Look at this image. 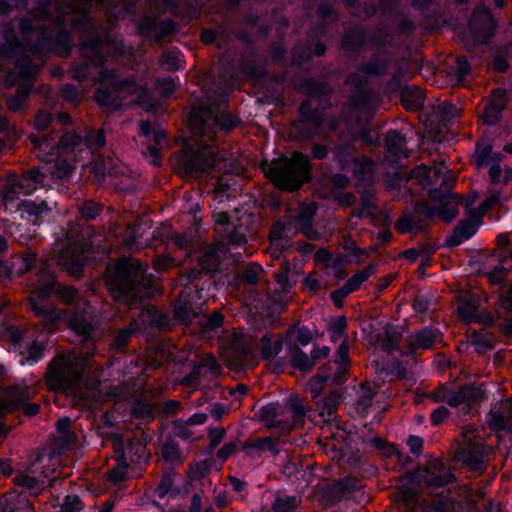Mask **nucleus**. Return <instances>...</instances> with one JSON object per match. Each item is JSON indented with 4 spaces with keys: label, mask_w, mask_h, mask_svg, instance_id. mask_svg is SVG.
Wrapping results in <instances>:
<instances>
[{
    "label": "nucleus",
    "mask_w": 512,
    "mask_h": 512,
    "mask_svg": "<svg viewBox=\"0 0 512 512\" xmlns=\"http://www.w3.org/2000/svg\"><path fill=\"white\" fill-rule=\"evenodd\" d=\"M376 272L375 265H368L363 270L358 271L352 277H350L344 286L348 290V292L352 293L358 290L362 283L369 279Z\"/></svg>",
    "instance_id": "nucleus-35"
},
{
    "label": "nucleus",
    "mask_w": 512,
    "mask_h": 512,
    "mask_svg": "<svg viewBox=\"0 0 512 512\" xmlns=\"http://www.w3.org/2000/svg\"><path fill=\"white\" fill-rule=\"evenodd\" d=\"M291 361L294 367L304 372L309 371L315 365L312 355L308 356L299 350H296L293 353Z\"/></svg>",
    "instance_id": "nucleus-42"
},
{
    "label": "nucleus",
    "mask_w": 512,
    "mask_h": 512,
    "mask_svg": "<svg viewBox=\"0 0 512 512\" xmlns=\"http://www.w3.org/2000/svg\"><path fill=\"white\" fill-rule=\"evenodd\" d=\"M86 361V357L75 351L59 354L49 363L45 379L50 390L92 408L98 398L97 382L84 376Z\"/></svg>",
    "instance_id": "nucleus-6"
},
{
    "label": "nucleus",
    "mask_w": 512,
    "mask_h": 512,
    "mask_svg": "<svg viewBox=\"0 0 512 512\" xmlns=\"http://www.w3.org/2000/svg\"><path fill=\"white\" fill-rule=\"evenodd\" d=\"M400 334L397 329L391 325H387L382 333L377 336L376 346L380 349L390 352L398 345Z\"/></svg>",
    "instance_id": "nucleus-29"
},
{
    "label": "nucleus",
    "mask_w": 512,
    "mask_h": 512,
    "mask_svg": "<svg viewBox=\"0 0 512 512\" xmlns=\"http://www.w3.org/2000/svg\"><path fill=\"white\" fill-rule=\"evenodd\" d=\"M88 259V251L84 248V245L79 243L68 245L57 243L54 257L46 263L45 268L40 270L36 279L30 280V307L34 314L42 319L43 330L37 339L22 353V364H34L42 359L47 347L48 334L59 322L67 318L66 313L57 311L48 301V298L56 291V281L50 267L58 265L66 268L70 274L78 276Z\"/></svg>",
    "instance_id": "nucleus-5"
},
{
    "label": "nucleus",
    "mask_w": 512,
    "mask_h": 512,
    "mask_svg": "<svg viewBox=\"0 0 512 512\" xmlns=\"http://www.w3.org/2000/svg\"><path fill=\"white\" fill-rule=\"evenodd\" d=\"M222 244H215L208 247L200 256V264L207 271H214L218 268L220 254L223 252Z\"/></svg>",
    "instance_id": "nucleus-31"
},
{
    "label": "nucleus",
    "mask_w": 512,
    "mask_h": 512,
    "mask_svg": "<svg viewBox=\"0 0 512 512\" xmlns=\"http://www.w3.org/2000/svg\"><path fill=\"white\" fill-rule=\"evenodd\" d=\"M221 358L231 369L240 370L251 365L254 352L241 335H234L221 351Z\"/></svg>",
    "instance_id": "nucleus-13"
},
{
    "label": "nucleus",
    "mask_w": 512,
    "mask_h": 512,
    "mask_svg": "<svg viewBox=\"0 0 512 512\" xmlns=\"http://www.w3.org/2000/svg\"><path fill=\"white\" fill-rule=\"evenodd\" d=\"M431 505L437 512H458L459 509V504L448 497L435 498Z\"/></svg>",
    "instance_id": "nucleus-44"
},
{
    "label": "nucleus",
    "mask_w": 512,
    "mask_h": 512,
    "mask_svg": "<svg viewBox=\"0 0 512 512\" xmlns=\"http://www.w3.org/2000/svg\"><path fill=\"white\" fill-rule=\"evenodd\" d=\"M42 172L39 169H32L22 177L10 176L6 179L3 189V202L6 208H19L17 201L20 195L33 193L38 186L37 177Z\"/></svg>",
    "instance_id": "nucleus-12"
},
{
    "label": "nucleus",
    "mask_w": 512,
    "mask_h": 512,
    "mask_svg": "<svg viewBox=\"0 0 512 512\" xmlns=\"http://www.w3.org/2000/svg\"><path fill=\"white\" fill-rule=\"evenodd\" d=\"M441 341V332L437 328L425 327L407 339V354L426 350Z\"/></svg>",
    "instance_id": "nucleus-18"
},
{
    "label": "nucleus",
    "mask_w": 512,
    "mask_h": 512,
    "mask_svg": "<svg viewBox=\"0 0 512 512\" xmlns=\"http://www.w3.org/2000/svg\"><path fill=\"white\" fill-rule=\"evenodd\" d=\"M82 507L81 500L76 495L66 496L62 505L63 512H78Z\"/></svg>",
    "instance_id": "nucleus-61"
},
{
    "label": "nucleus",
    "mask_w": 512,
    "mask_h": 512,
    "mask_svg": "<svg viewBox=\"0 0 512 512\" xmlns=\"http://www.w3.org/2000/svg\"><path fill=\"white\" fill-rule=\"evenodd\" d=\"M343 247L347 251V256L349 257V261H354L356 263H360L361 256L364 254V250L358 248L353 240L350 238H345L343 241Z\"/></svg>",
    "instance_id": "nucleus-51"
},
{
    "label": "nucleus",
    "mask_w": 512,
    "mask_h": 512,
    "mask_svg": "<svg viewBox=\"0 0 512 512\" xmlns=\"http://www.w3.org/2000/svg\"><path fill=\"white\" fill-rule=\"evenodd\" d=\"M406 140L397 131H389L385 137V145L388 153L392 156L401 157L407 156L405 150Z\"/></svg>",
    "instance_id": "nucleus-30"
},
{
    "label": "nucleus",
    "mask_w": 512,
    "mask_h": 512,
    "mask_svg": "<svg viewBox=\"0 0 512 512\" xmlns=\"http://www.w3.org/2000/svg\"><path fill=\"white\" fill-rule=\"evenodd\" d=\"M477 232V224L474 221L462 222L457 226L453 235L446 241L449 246H457L471 238Z\"/></svg>",
    "instance_id": "nucleus-28"
},
{
    "label": "nucleus",
    "mask_w": 512,
    "mask_h": 512,
    "mask_svg": "<svg viewBox=\"0 0 512 512\" xmlns=\"http://www.w3.org/2000/svg\"><path fill=\"white\" fill-rule=\"evenodd\" d=\"M134 325H136V322H131L128 328L119 330L117 332L112 343L116 350H123L131 335L137 332V327Z\"/></svg>",
    "instance_id": "nucleus-41"
},
{
    "label": "nucleus",
    "mask_w": 512,
    "mask_h": 512,
    "mask_svg": "<svg viewBox=\"0 0 512 512\" xmlns=\"http://www.w3.org/2000/svg\"><path fill=\"white\" fill-rule=\"evenodd\" d=\"M123 52L122 43L111 36L83 42L80 48L83 63L72 68V76L79 81L91 79L92 84H99L95 100L100 106L117 110L133 103L146 111L154 110L145 80L121 79L114 69L108 68L109 63L118 62Z\"/></svg>",
    "instance_id": "nucleus-3"
},
{
    "label": "nucleus",
    "mask_w": 512,
    "mask_h": 512,
    "mask_svg": "<svg viewBox=\"0 0 512 512\" xmlns=\"http://www.w3.org/2000/svg\"><path fill=\"white\" fill-rule=\"evenodd\" d=\"M225 430L223 428H212L209 431V450L213 451L224 439Z\"/></svg>",
    "instance_id": "nucleus-64"
},
{
    "label": "nucleus",
    "mask_w": 512,
    "mask_h": 512,
    "mask_svg": "<svg viewBox=\"0 0 512 512\" xmlns=\"http://www.w3.org/2000/svg\"><path fill=\"white\" fill-rule=\"evenodd\" d=\"M283 224L281 222H277L273 225L270 231V238L272 241L271 248L273 249V255L275 257L279 256L280 250L278 249L279 241L282 237Z\"/></svg>",
    "instance_id": "nucleus-54"
},
{
    "label": "nucleus",
    "mask_w": 512,
    "mask_h": 512,
    "mask_svg": "<svg viewBox=\"0 0 512 512\" xmlns=\"http://www.w3.org/2000/svg\"><path fill=\"white\" fill-rule=\"evenodd\" d=\"M146 268L134 258H123L110 268L106 284L116 301L131 305L151 295Z\"/></svg>",
    "instance_id": "nucleus-7"
},
{
    "label": "nucleus",
    "mask_w": 512,
    "mask_h": 512,
    "mask_svg": "<svg viewBox=\"0 0 512 512\" xmlns=\"http://www.w3.org/2000/svg\"><path fill=\"white\" fill-rule=\"evenodd\" d=\"M115 450L118 452H121V456H120L121 459L118 461L120 466L118 468L112 469L109 472L108 479L113 483H118V482L122 481L125 477L124 470H125V467L127 466V464L125 463L126 459L129 458L132 462L135 460H140L141 458H143L145 456V447L142 446L141 444L138 445L137 459H134V456L130 455V453L132 451L131 447H127L126 450L123 449V444H122L121 439H119L118 442L115 443Z\"/></svg>",
    "instance_id": "nucleus-20"
},
{
    "label": "nucleus",
    "mask_w": 512,
    "mask_h": 512,
    "mask_svg": "<svg viewBox=\"0 0 512 512\" xmlns=\"http://www.w3.org/2000/svg\"><path fill=\"white\" fill-rule=\"evenodd\" d=\"M346 325L345 317H339L329 324V332L333 341L339 340L344 335Z\"/></svg>",
    "instance_id": "nucleus-52"
},
{
    "label": "nucleus",
    "mask_w": 512,
    "mask_h": 512,
    "mask_svg": "<svg viewBox=\"0 0 512 512\" xmlns=\"http://www.w3.org/2000/svg\"><path fill=\"white\" fill-rule=\"evenodd\" d=\"M458 315L466 322H473L477 319L476 299L468 295L467 299H462L458 305Z\"/></svg>",
    "instance_id": "nucleus-37"
},
{
    "label": "nucleus",
    "mask_w": 512,
    "mask_h": 512,
    "mask_svg": "<svg viewBox=\"0 0 512 512\" xmlns=\"http://www.w3.org/2000/svg\"><path fill=\"white\" fill-rule=\"evenodd\" d=\"M173 31L174 24L172 21H164L158 24L155 18L144 17L139 23L140 34L153 41H159Z\"/></svg>",
    "instance_id": "nucleus-19"
},
{
    "label": "nucleus",
    "mask_w": 512,
    "mask_h": 512,
    "mask_svg": "<svg viewBox=\"0 0 512 512\" xmlns=\"http://www.w3.org/2000/svg\"><path fill=\"white\" fill-rule=\"evenodd\" d=\"M261 168L277 187L288 191L298 189L310 177L309 158L300 152H294L290 158L264 160Z\"/></svg>",
    "instance_id": "nucleus-9"
},
{
    "label": "nucleus",
    "mask_w": 512,
    "mask_h": 512,
    "mask_svg": "<svg viewBox=\"0 0 512 512\" xmlns=\"http://www.w3.org/2000/svg\"><path fill=\"white\" fill-rule=\"evenodd\" d=\"M448 172V167L441 163L433 167H417L413 171V176L420 178V182H422L424 185L437 183L443 185L448 183Z\"/></svg>",
    "instance_id": "nucleus-21"
},
{
    "label": "nucleus",
    "mask_w": 512,
    "mask_h": 512,
    "mask_svg": "<svg viewBox=\"0 0 512 512\" xmlns=\"http://www.w3.org/2000/svg\"><path fill=\"white\" fill-rule=\"evenodd\" d=\"M470 66L464 56L458 57L455 60V66L452 68L454 78L457 82H461L468 75Z\"/></svg>",
    "instance_id": "nucleus-48"
},
{
    "label": "nucleus",
    "mask_w": 512,
    "mask_h": 512,
    "mask_svg": "<svg viewBox=\"0 0 512 512\" xmlns=\"http://www.w3.org/2000/svg\"><path fill=\"white\" fill-rule=\"evenodd\" d=\"M154 145H149L147 148V157H149V161L153 165H158L160 163V154L159 147H161L165 141L166 134L161 129H155L152 133Z\"/></svg>",
    "instance_id": "nucleus-38"
},
{
    "label": "nucleus",
    "mask_w": 512,
    "mask_h": 512,
    "mask_svg": "<svg viewBox=\"0 0 512 512\" xmlns=\"http://www.w3.org/2000/svg\"><path fill=\"white\" fill-rule=\"evenodd\" d=\"M0 512H33V508L24 495L12 492L0 499Z\"/></svg>",
    "instance_id": "nucleus-25"
},
{
    "label": "nucleus",
    "mask_w": 512,
    "mask_h": 512,
    "mask_svg": "<svg viewBox=\"0 0 512 512\" xmlns=\"http://www.w3.org/2000/svg\"><path fill=\"white\" fill-rule=\"evenodd\" d=\"M286 408L280 403H270L263 406L259 412V418L269 427H279L284 430V414Z\"/></svg>",
    "instance_id": "nucleus-23"
},
{
    "label": "nucleus",
    "mask_w": 512,
    "mask_h": 512,
    "mask_svg": "<svg viewBox=\"0 0 512 512\" xmlns=\"http://www.w3.org/2000/svg\"><path fill=\"white\" fill-rule=\"evenodd\" d=\"M51 121H52V115L50 113L42 110L35 117L34 127L39 131L45 130L46 128H48Z\"/></svg>",
    "instance_id": "nucleus-63"
},
{
    "label": "nucleus",
    "mask_w": 512,
    "mask_h": 512,
    "mask_svg": "<svg viewBox=\"0 0 512 512\" xmlns=\"http://www.w3.org/2000/svg\"><path fill=\"white\" fill-rule=\"evenodd\" d=\"M37 157L44 165L37 167L42 173L37 177L38 185H50L52 179H65L71 175L72 163L93 159L92 171L101 181L106 174L113 172L112 164L106 165L96 151L105 145V135L102 130H90L82 137L75 132L64 134L60 139L54 134L43 136L30 135Z\"/></svg>",
    "instance_id": "nucleus-4"
},
{
    "label": "nucleus",
    "mask_w": 512,
    "mask_h": 512,
    "mask_svg": "<svg viewBox=\"0 0 512 512\" xmlns=\"http://www.w3.org/2000/svg\"><path fill=\"white\" fill-rule=\"evenodd\" d=\"M261 271V266L257 264L251 265L244 270L242 274V280L248 284L254 285L256 284Z\"/></svg>",
    "instance_id": "nucleus-60"
},
{
    "label": "nucleus",
    "mask_w": 512,
    "mask_h": 512,
    "mask_svg": "<svg viewBox=\"0 0 512 512\" xmlns=\"http://www.w3.org/2000/svg\"><path fill=\"white\" fill-rule=\"evenodd\" d=\"M70 428V419L69 418H61L57 422V429L61 434V439L63 443L67 446L75 443V435L69 431Z\"/></svg>",
    "instance_id": "nucleus-45"
},
{
    "label": "nucleus",
    "mask_w": 512,
    "mask_h": 512,
    "mask_svg": "<svg viewBox=\"0 0 512 512\" xmlns=\"http://www.w3.org/2000/svg\"><path fill=\"white\" fill-rule=\"evenodd\" d=\"M132 322H136L137 331L148 326H162L164 324L153 307L143 309Z\"/></svg>",
    "instance_id": "nucleus-33"
},
{
    "label": "nucleus",
    "mask_w": 512,
    "mask_h": 512,
    "mask_svg": "<svg viewBox=\"0 0 512 512\" xmlns=\"http://www.w3.org/2000/svg\"><path fill=\"white\" fill-rule=\"evenodd\" d=\"M235 125V118L222 106L193 107L188 117L192 139L177 156L175 171L183 177H195L223 170L214 189L213 219L219 227L218 233L229 244L242 246L247 241L246 233L253 224V215L239 209L228 214L220 205L235 198L241 190L238 178L243 169L234 160L218 159L214 146L209 143L218 130H230Z\"/></svg>",
    "instance_id": "nucleus-2"
},
{
    "label": "nucleus",
    "mask_w": 512,
    "mask_h": 512,
    "mask_svg": "<svg viewBox=\"0 0 512 512\" xmlns=\"http://www.w3.org/2000/svg\"><path fill=\"white\" fill-rule=\"evenodd\" d=\"M19 207H22L29 215L35 216L41 215L43 212L48 210L45 202L36 203L34 201H23L19 204Z\"/></svg>",
    "instance_id": "nucleus-53"
},
{
    "label": "nucleus",
    "mask_w": 512,
    "mask_h": 512,
    "mask_svg": "<svg viewBox=\"0 0 512 512\" xmlns=\"http://www.w3.org/2000/svg\"><path fill=\"white\" fill-rule=\"evenodd\" d=\"M60 6L41 0L39 6L19 21L18 32L7 29L0 46V76L5 87L17 85L16 95L7 100L10 111H19L31 91L28 79L43 64L44 55L55 52L65 56L70 50L68 22L77 28L76 16L85 18L92 0H67Z\"/></svg>",
    "instance_id": "nucleus-1"
},
{
    "label": "nucleus",
    "mask_w": 512,
    "mask_h": 512,
    "mask_svg": "<svg viewBox=\"0 0 512 512\" xmlns=\"http://www.w3.org/2000/svg\"><path fill=\"white\" fill-rule=\"evenodd\" d=\"M462 446L455 458L461 461L470 471L479 473L484 470L490 447L482 441L480 431L467 427L463 433Z\"/></svg>",
    "instance_id": "nucleus-10"
},
{
    "label": "nucleus",
    "mask_w": 512,
    "mask_h": 512,
    "mask_svg": "<svg viewBox=\"0 0 512 512\" xmlns=\"http://www.w3.org/2000/svg\"><path fill=\"white\" fill-rule=\"evenodd\" d=\"M196 370L198 374L208 372L216 376L219 372V365L217 360L212 355H208L206 361L199 365Z\"/></svg>",
    "instance_id": "nucleus-56"
},
{
    "label": "nucleus",
    "mask_w": 512,
    "mask_h": 512,
    "mask_svg": "<svg viewBox=\"0 0 512 512\" xmlns=\"http://www.w3.org/2000/svg\"><path fill=\"white\" fill-rule=\"evenodd\" d=\"M338 404L339 394L337 392L330 393L321 402L317 403V410L319 411V416L323 418L324 422L330 420Z\"/></svg>",
    "instance_id": "nucleus-34"
},
{
    "label": "nucleus",
    "mask_w": 512,
    "mask_h": 512,
    "mask_svg": "<svg viewBox=\"0 0 512 512\" xmlns=\"http://www.w3.org/2000/svg\"><path fill=\"white\" fill-rule=\"evenodd\" d=\"M502 110L503 109H500L496 106L487 104V106L483 112V115H482L484 122L489 125L495 124L499 120Z\"/></svg>",
    "instance_id": "nucleus-57"
},
{
    "label": "nucleus",
    "mask_w": 512,
    "mask_h": 512,
    "mask_svg": "<svg viewBox=\"0 0 512 512\" xmlns=\"http://www.w3.org/2000/svg\"><path fill=\"white\" fill-rule=\"evenodd\" d=\"M349 348L346 340H344L338 350L337 356L334 361L336 372L334 374H318L312 378L308 383V388L313 398H317L323 389L324 382L330 380L334 384L342 383V376L346 373L348 368Z\"/></svg>",
    "instance_id": "nucleus-14"
},
{
    "label": "nucleus",
    "mask_w": 512,
    "mask_h": 512,
    "mask_svg": "<svg viewBox=\"0 0 512 512\" xmlns=\"http://www.w3.org/2000/svg\"><path fill=\"white\" fill-rule=\"evenodd\" d=\"M297 503V498L294 496L279 497L273 504V510L274 512H291Z\"/></svg>",
    "instance_id": "nucleus-47"
},
{
    "label": "nucleus",
    "mask_w": 512,
    "mask_h": 512,
    "mask_svg": "<svg viewBox=\"0 0 512 512\" xmlns=\"http://www.w3.org/2000/svg\"><path fill=\"white\" fill-rule=\"evenodd\" d=\"M259 349L264 359H271L281 351L282 341L279 338L272 339L270 334H265L261 337Z\"/></svg>",
    "instance_id": "nucleus-32"
},
{
    "label": "nucleus",
    "mask_w": 512,
    "mask_h": 512,
    "mask_svg": "<svg viewBox=\"0 0 512 512\" xmlns=\"http://www.w3.org/2000/svg\"><path fill=\"white\" fill-rule=\"evenodd\" d=\"M35 392V388L29 387L26 383H21L10 387L0 395V436H5L8 433V429L2 422V417L6 413L18 408H23L24 412L29 416L38 413L39 405L27 402Z\"/></svg>",
    "instance_id": "nucleus-11"
},
{
    "label": "nucleus",
    "mask_w": 512,
    "mask_h": 512,
    "mask_svg": "<svg viewBox=\"0 0 512 512\" xmlns=\"http://www.w3.org/2000/svg\"><path fill=\"white\" fill-rule=\"evenodd\" d=\"M488 422L495 431L509 430L512 432V399L492 410Z\"/></svg>",
    "instance_id": "nucleus-22"
},
{
    "label": "nucleus",
    "mask_w": 512,
    "mask_h": 512,
    "mask_svg": "<svg viewBox=\"0 0 512 512\" xmlns=\"http://www.w3.org/2000/svg\"><path fill=\"white\" fill-rule=\"evenodd\" d=\"M484 398L482 386L474 385L464 386L458 391H449L444 396L445 402L450 406H463V409H467V411L478 405Z\"/></svg>",
    "instance_id": "nucleus-17"
},
{
    "label": "nucleus",
    "mask_w": 512,
    "mask_h": 512,
    "mask_svg": "<svg viewBox=\"0 0 512 512\" xmlns=\"http://www.w3.org/2000/svg\"><path fill=\"white\" fill-rule=\"evenodd\" d=\"M352 153L350 149L345 147H338L335 151V157L338 159L341 169H346L351 166L352 172L356 178L361 181H369L372 179L374 173V164L368 158H351Z\"/></svg>",
    "instance_id": "nucleus-16"
},
{
    "label": "nucleus",
    "mask_w": 512,
    "mask_h": 512,
    "mask_svg": "<svg viewBox=\"0 0 512 512\" xmlns=\"http://www.w3.org/2000/svg\"><path fill=\"white\" fill-rule=\"evenodd\" d=\"M289 265L283 264L280 272L276 274V283L281 292H286L291 287L289 280Z\"/></svg>",
    "instance_id": "nucleus-55"
},
{
    "label": "nucleus",
    "mask_w": 512,
    "mask_h": 512,
    "mask_svg": "<svg viewBox=\"0 0 512 512\" xmlns=\"http://www.w3.org/2000/svg\"><path fill=\"white\" fill-rule=\"evenodd\" d=\"M413 479L430 487H443L454 481V475L449 467L435 459L427 466L418 468L413 474Z\"/></svg>",
    "instance_id": "nucleus-15"
},
{
    "label": "nucleus",
    "mask_w": 512,
    "mask_h": 512,
    "mask_svg": "<svg viewBox=\"0 0 512 512\" xmlns=\"http://www.w3.org/2000/svg\"><path fill=\"white\" fill-rule=\"evenodd\" d=\"M140 228L139 227H135V226H128L123 238H122V242L123 244L130 248V249H139L140 247V243L138 241V230Z\"/></svg>",
    "instance_id": "nucleus-50"
},
{
    "label": "nucleus",
    "mask_w": 512,
    "mask_h": 512,
    "mask_svg": "<svg viewBox=\"0 0 512 512\" xmlns=\"http://www.w3.org/2000/svg\"><path fill=\"white\" fill-rule=\"evenodd\" d=\"M317 207L314 203H310L301 207L298 215V222L302 228L310 225L311 219L314 217Z\"/></svg>",
    "instance_id": "nucleus-49"
},
{
    "label": "nucleus",
    "mask_w": 512,
    "mask_h": 512,
    "mask_svg": "<svg viewBox=\"0 0 512 512\" xmlns=\"http://www.w3.org/2000/svg\"><path fill=\"white\" fill-rule=\"evenodd\" d=\"M17 485L27 488L31 491L39 490L44 482L28 474H20L15 478Z\"/></svg>",
    "instance_id": "nucleus-46"
},
{
    "label": "nucleus",
    "mask_w": 512,
    "mask_h": 512,
    "mask_svg": "<svg viewBox=\"0 0 512 512\" xmlns=\"http://www.w3.org/2000/svg\"><path fill=\"white\" fill-rule=\"evenodd\" d=\"M176 84L171 77H165L157 80V89L163 96H169L175 89Z\"/></svg>",
    "instance_id": "nucleus-62"
},
{
    "label": "nucleus",
    "mask_w": 512,
    "mask_h": 512,
    "mask_svg": "<svg viewBox=\"0 0 512 512\" xmlns=\"http://www.w3.org/2000/svg\"><path fill=\"white\" fill-rule=\"evenodd\" d=\"M313 100L314 99L312 98L309 101L301 104L300 114H301L304 122L306 123V125L313 126V127H322L324 125V121H323L322 117L318 114H313V115L310 114L311 103Z\"/></svg>",
    "instance_id": "nucleus-40"
},
{
    "label": "nucleus",
    "mask_w": 512,
    "mask_h": 512,
    "mask_svg": "<svg viewBox=\"0 0 512 512\" xmlns=\"http://www.w3.org/2000/svg\"><path fill=\"white\" fill-rule=\"evenodd\" d=\"M68 325L78 335L90 337L94 330L91 322H89L85 315H73L68 320Z\"/></svg>",
    "instance_id": "nucleus-36"
},
{
    "label": "nucleus",
    "mask_w": 512,
    "mask_h": 512,
    "mask_svg": "<svg viewBox=\"0 0 512 512\" xmlns=\"http://www.w3.org/2000/svg\"><path fill=\"white\" fill-rule=\"evenodd\" d=\"M430 197L437 202V205L434 207L426 202L418 203L415 212L404 215L396 222V228L400 233L424 230L426 223L421 219V216H424L425 219L438 216L445 222H450L456 217L459 205L457 195L450 191L439 192L433 190L430 192Z\"/></svg>",
    "instance_id": "nucleus-8"
},
{
    "label": "nucleus",
    "mask_w": 512,
    "mask_h": 512,
    "mask_svg": "<svg viewBox=\"0 0 512 512\" xmlns=\"http://www.w3.org/2000/svg\"><path fill=\"white\" fill-rule=\"evenodd\" d=\"M162 456L169 462H176L180 460L179 450L172 442H166L162 446Z\"/></svg>",
    "instance_id": "nucleus-59"
},
{
    "label": "nucleus",
    "mask_w": 512,
    "mask_h": 512,
    "mask_svg": "<svg viewBox=\"0 0 512 512\" xmlns=\"http://www.w3.org/2000/svg\"><path fill=\"white\" fill-rule=\"evenodd\" d=\"M476 164L478 167L488 165L496 158V155L492 154V147L488 144L479 143L476 145Z\"/></svg>",
    "instance_id": "nucleus-43"
},
{
    "label": "nucleus",
    "mask_w": 512,
    "mask_h": 512,
    "mask_svg": "<svg viewBox=\"0 0 512 512\" xmlns=\"http://www.w3.org/2000/svg\"><path fill=\"white\" fill-rule=\"evenodd\" d=\"M243 451L252 458L261 457L266 452L277 453L278 441L271 437L259 438L255 441L246 443Z\"/></svg>",
    "instance_id": "nucleus-24"
},
{
    "label": "nucleus",
    "mask_w": 512,
    "mask_h": 512,
    "mask_svg": "<svg viewBox=\"0 0 512 512\" xmlns=\"http://www.w3.org/2000/svg\"><path fill=\"white\" fill-rule=\"evenodd\" d=\"M470 26L473 29H480L485 33H492L496 27L490 11L485 6H479L473 13L470 20Z\"/></svg>",
    "instance_id": "nucleus-26"
},
{
    "label": "nucleus",
    "mask_w": 512,
    "mask_h": 512,
    "mask_svg": "<svg viewBox=\"0 0 512 512\" xmlns=\"http://www.w3.org/2000/svg\"><path fill=\"white\" fill-rule=\"evenodd\" d=\"M79 211H80V214L82 215V217H84L86 219H94L97 217V215L100 212V206L93 201H88V202H85L80 207Z\"/></svg>",
    "instance_id": "nucleus-58"
},
{
    "label": "nucleus",
    "mask_w": 512,
    "mask_h": 512,
    "mask_svg": "<svg viewBox=\"0 0 512 512\" xmlns=\"http://www.w3.org/2000/svg\"><path fill=\"white\" fill-rule=\"evenodd\" d=\"M286 408L284 414V431H289L295 425L302 424L305 411L302 404L299 402H292L290 404H283Z\"/></svg>",
    "instance_id": "nucleus-27"
},
{
    "label": "nucleus",
    "mask_w": 512,
    "mask_h": 512,
    "mask_svg": "<svg viewBox=\"0 0 512 512\" xmlns=\"http://www.w3.org/2000/svg\"><path fill=\"white\" fill-rule=\"evenodd\" d=\"M160 64L166 70H178L183 67V55L179 50H168L163 54Z\"/></svg>",
    "instance_id": "nucleus-39"
}]
</instances>
